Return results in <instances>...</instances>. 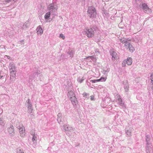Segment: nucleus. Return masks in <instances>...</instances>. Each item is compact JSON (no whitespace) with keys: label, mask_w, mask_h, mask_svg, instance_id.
<instances>
[{"label":"nucleus","mask_w":153,"mask_h":153,"mask_svg":"<svg viewBox=\"0 0 153 153\" xmlns=\"http://www.w3.org/2000/svg\"><path fill=\"white\" fill-rule=\"evenodd\" d=\"M87 14L88 16L91 18H94L96 16L97 13L95 8L92 6L88 8Z\"/></svg>","instance_id":"1"},{"label":"nucleus","mask_w":153,"mask_h":153,"mask_svg":"<svg viewBox=\"0 0 153 153\" xmlns=\"http://www.w3.org/2000/svg\"><path fill=\"white\" fill-rule=\"evenodd\" d=\"M94 33V29L91 28H86L82 31L83 34L87 36L89 38L93 36Z\"/></svg>","instance_id":"2"},{"label":"nucleus","mask_w":153,"mask_h":153,"mask_svg":"<svg viewBox=\"0 0 153 153\" xmlns=\"http://www.w3.org/2000/svg\"><path fill=\"white\" fill-rule=\"evenodd\" d=\"M58 8V7L56 3H52L48 5L47 10L51 13H53L57 10Z\"/></svg>","instance_id":"3"},{"label":"nucleus","mask_w":153,"mask_h":153,"mask_svg":"<svg viewBox=\"0 0 153 153\" xmlns=\"http://www.w3.org/2000/svg\"><path fill=\"white\" fill-rule=\"evenodd\" d=\"M18 128L20 136L22 137H24L25 136V128L23 125H21L19 126Z\"/></svg>","instance_id":"4"},{"label":"nucleus","mask_w":153,"mask_h":153,"mask_svg":"<svg viewBox=\"0 0 153 153\" xmlns=\"http://www.w3.org/2000/svg\"><path fill=\"white\" fill-rule=\"evenodd\" d=\"M124 46L126 48L128 49L129 51L131 52H133L135 50L134 47L129 42L126 43L125 44Z\"/></svg>","instance_id":"5"},{"label":"nucleus","mask_w":153,"mask_h":153,"mask_svg":"<svg viewBox=\"0 0 153 153\" xmlns=\"http://www.w3.org/2000/svg\"><path fill=\"white\" fill-rule=\"evenodd\" d=\"M143 9L145 12L147 13H149L151 12V10L148 7L147 4L145 3L142 4Z\"/></svg>","instance_id":"6"},{"label":"nucleus","mask_w":153,"mask_h":153,"mask_svg":"<svg viewBox=\"0 0 153 153\" xmlns=\"http://www.w3.org/2000/svg\"><path fill=\"white\" fill-rule=\"evenodd\" d=\"M64 129L65 131L70 132H73L74 131V129L68 125L65 124L63 126Z\"/></svg>","instance_id":"7"},{"label":"nucleus","mask_w":153,"mask_h":153,"mask_svg":"<svg viewBox=\"0 0 153 153\" xmlns=\"http://www.w3.org/2000/svg\"><path fill=\"white\" fill-rule=\"evenodd\" d=\"M8 131L10 136H13L14 135L15 132L14 129V127L13 125L10 126V127L8 128Z\"/></svg>","instance_id":"8"},{"label":"nucleus","mask_w":153,"mask_h":153,"mask_svg":"<svg viewBox=\"0 0 153 153\" xmlns=\"http://www.w3.org/2000/svg\"><path fill=\"white\" fill-rule=\"evenodd\" d=\"M70 100L71 102V103L73 106L75 107L76 106V104L78 103L77 99L75 97H73L71 98Z\"/></svg>","instance_id":"9"},{"label":"nucleus","mask_w":153,"mask_h":153,"mask_svg":"<svg viewBox=\"0 0 153 153\" xmlns=\"http://www.w3.org/2000/svg\"><path fill=\"white\" fill-rule=\"evenodd\" d=\"M36 30L37 31V33L38 35H41L43 33V30L40 26L38 27Z\"/></svg>","instance_id":"10"},{"label":"nucleus","mask_w":153,"mask_h":153,"mask_svg":"<svg viewBox=\"0 0 153 153\" xmlns=\"http://www.w3.org/2000/svg\"><path fill=\"white\" fill-rule=\"evenodd\" d=\"M118 97H119V98H118V99H117V102L120 105V107L121 108H123L125 107L124 104L122 100L120 98V97L119 95H118Z\"/></svg>","instance_id":"11"},{"label":"nucleus","mask_w":153,"mask_h":153,"mask_svg":"<svg viewBox=\"0 0 153 153\" xmlns=\"http://www.w3.org/2000/svg\"><path fill=\"white\" fill-rule=\"evenodd\" d=\"M123 84H124V88L126 92H128V91L129 85L126 80H125L123 82Z\"/></svg>","instance_id":"12"},{"label":"nucleus","mask_w":153,"mask_h":153,"mask_svg":"<svg viewBox=\"0 0 153 153\" xmlns=\"http://www.w3.org/2000/svg\"><path fill=\"white\" fill-rule=\"evenodd\" d=\"M152 146L149 144H147L146 147V152L147 153H150L152 151Z\"/></svg>","instance_id":"13"},{"label":"nucleus","mask_w":153,"mask_h":153,"mask_svg":"<svg viewBox=\"0 0 153 153\" xmlns=\"http://www.w3.org/2000/svg\"><path fill=\"white\" fill-rule=\"evenodd\" d=\"M37 140V135L36 134H34L33 135L32 140L33 142V146L35 147L36 145V141Z\"/></svg>","instance_id":"14"},{"label":"nucleus","mask_w":153,"mask_h":153,"mask_svg":"<svg viewBox=\"0 0 153 153\" xmlns=\"http://www.w3.org/2000/svg\"><path fill=\"white\" fill-rule=\"evenodd\" d=\"M30 25V22L28 21H27L22 26V28L24 30H26L27 28L29 27Z\"/></svg>","instance_id":"15"},{"label":"nucleus","mask_w":153,"mask_h":153,"mask_svg":"<svg viewBox=\"0 0 153 153\" xmlns=\"http://www.w3.org/2000/svg\"><path fill=\"white\" fill-rule=\"evenodd\" d=\"M111 55L112 56V59L113 60H114L116 59L118 57V55L117 53L113 51L111 53Z\"/></svg>","instance_id":"16"},{"label":"nucleus","mask_w":153,"mask_h":153,"mask_svg":"<svg viewBox=\"0 0 153 153\" xmlns=\"http://www.w3.org/2000/svg\"><path fill=\"white\" fill-rule=\"evenodd\" d=\"M87 60H89L90 61H91L92 60L93 61L95 62L96 61V58L94 56H89L86 58Z\"/></svg>","instance_id":"17"},{"label":"nucleus","mask_w":153,"mask_h":153,"mask_svg":"<svg viewBox=\"0 0 153 153\" xmlns=\"http://www.w3.org/2000/svg\"><path fill=\"white\" fill-rule=\"evenodd\" d=\"M87 60H89L90 61H91L92 60L93 61L95 62L96 61V58L94 56H89L86 58Z\"/></svg>","instance_id":"18"},{"label":"nucleus","mask_w":153,"mask_h":153,"mask_svg":"<svg viewBox=\"0 0 153 153\" xmlns=\"http://www.w3.org/2000/svg\"><path fill=\"white\" fill-rule=\"evenodd\" d=\"M87 60H89L90 61H91L92 60L93 61L95 62L96 61V58L94 56H89L86 58Z\"/></svg>","instance_id":"19"},{"label":"nucleus","mask_w":153,"mask_h":153,"mask_svg":"<svg viewBox=\"0 0 153 153\" xmlns=\"http://www.w3.org/2000/svg\"><path fill=\"white\" fill-rule=\"evenodd\" d=\"M119 40L120 42L123 43H125V44H126V43L129 42H128V41L129 40L128 39H126L125 38L120 39Z\"/></svg>","instance_id":"20"},{"label":"nucleus","mask_w":153,"mask_h":153,"mask_svg":"<svg viewBox=\"0 0 153 153\" xmlns=\"http://www.w3.org/2000/svg\"><path fill=\"white\" fill-rule=\"evenodd\" d=\"M68 95L70 99L73 97H75L74 92L72 91L68 92Z\"/></svg>","instance_id":"21"},{"label":"nucleus","mask_w":153,"mask_h":153,"mask_svg":"<svg viewBox=\"0 0 153 153\" xmlns=\"http://www.w3.org/2000/svg\"><path fill=\"white\" fill-rule=\"evenodd\" d=\"M9 68L10 69H13L16 68L15 64L13 62H10L9 66Z\"/></svg>","instance_id":"22"},{"label":"nucleus","mask_w":153,"mask_h":153,"mask_svg":"<svg viewBox=\"0 0 153 153\" xmlns=\"http://www.w3.org/2000/svg\"><path fill=\"white\" fill-rule=\"evenodd\" d=\"M126 64L128 65H130L132 63V59L130 57L128 58L127 60H126Z\"/></svg>","instance_id":"23"},{"label":"nucleus","mask_w":153,"mask_h":153,"mask_svg":"<svg viewBox=\"0 0 153 153\" xmlns=\"http://www.w3.org/2000/svg\"><path fill=\"white\" fill-rule=\"evenodd\" d=\"M51 12L49 11L46 13L45 15L44 18L45 19H48L50 17Z\"/></svg>","instance_id":"24"},{"label":"nucleus","mask_w":153,"mask_h":153,"mask_svg":"<svg viewBox=\"0 0 153 153\" xmlns=\"http://www.w3.org/2000/svg\"><path fill=\"white\" fill-rule=\"evenodd\" d=\"M26 102L27 108L32 106L31 102H30V100L29 99L27 100Z\"/></svg>","instance_id":"25"},{"label":"nucleus","mask_w":153,"mask_h":153,"mask_svg":"<svg viewBox=\"0 0 153 153\" xmlns=\"http://www.w3.org/2000/svg\"><path fill=\"white\" fill-rule=\"evenodd\" d=\"M85 79L83 77H79L77 79V81L80 83H81Z\"/></svg>","instance_id":"26"},{"label":"nucleus","mask_w":153,"mask_h":153,"mask_svg":"<svg viewBox=\"0 0 153 153\" xmlns=\"http://www.w3.org/2000/svg\"><path fill=\"white\" fill-rule=\"evenodd\" d=\"M83 97H85L87 98H89V94L87 93H83Z\"/></svg>","instance_id":"27"},{"label":"nucleus","mask_w":153,"mask_h":153,"mask_svg":"<svg viewBox=\"0 0 153 153\" xmlns=\"http://www.w3.org/2000/svg\"><path fill=\"white\" fill-rule=\"evenodd\" d=\"M28 108V110L27 111L28 113H31L32 112V111L33 110L32 106L31 107H30L27 108Z\"/></svg>","instance_id":"28"},{"label":"nucleus","mask_w":153,"mask_h":153,"mask_svg":"<svg viewBox=\"0 0 153 153\" xmlns=\"http://www.w3.org/2000/svg\"><path fill=\"white\" fill-rule=\"evenodd\" d=\"M126 132L127 135L129 137L131 136V131L127 130H126Z\"/></svg>","instance_id":"29"},{"label":"nucleus","mask_w":153,"mask_h":153,"mask_svg":"<svg viewBox=\"0 0 153 153\" xmlns=\"http://www.w3.org/2000/svg\"><path fill=\"white\" fill-rule=\"evenodd\" d=\"M106 78L101 77L100 79H98L99 80V82H105L106 80Z\"/></svg>","instance_id":"30"},{"label":"nucleus","mask_w":153,"mask_h":153,"mask_svg":"<svg viewBox=\"0 0 153 153\" xmlns=\"http://www.w3.org/2000/svg\"><path fill=\"white\" fill-rule=\"evenodd\" d=\"M4 124V121L1 118H0V125L3 126Z\"/></svg>","instance_id":"31"},{"label":"nucleus","mask_w":153,"mask_h":153,"mask_svg":"<svg viewBox=\"0 0 153 153\" xmlns=\"http://www.w3.org/2000/svg\"><path fill=\"white\" fill-rule=\"evenodd\" d=\"M68 53L70 55V57L73 56V51H69Z\"/></svg>","instance_id":"32"},{"label":"nucleus","mask_w":153,"mask_h":153,"mask_svg":"<svg viewBox=\"0 0 153 153\" xmlns=\"http://www.w3.org/2000/svg\"><path fill=\"white\" fill-rule=\"evenodd\" d=\"M16 72L10 73V76L13 77H15Z\"/></svg>","instance_id":"33"},{"label":"nucleus","mask_w":153,"mask_h":153,"mask_svg":"<svg viewBox=\"0 0 153 153\" xmlns=\"http://www.w3.org/2000/svg\"><path fill=\"white\" fill-rule=\"evenodd\" d=\"M90 82H92V83H95V82H99V80L98 79L92 80H90Z\"/></svg>","instance_id":"34"},{"label":"nucleus","mask_w":153,"mask_h":153,"mask_svg":"<svg viewBox=\"0 0 153 153\" xmlns=\"http://www.w3.org/2000/svg\"><path fill=\"white\" fill-rule=\"evenodd\" d=\"M59 37L62 38V39H65V36L62 33L60 34Z\"/></svg>","instance_id":"35"},{"label":"nucleus","mask_w":153,"mask_h":153,"mask_svg":"<svg viewBox=\"0 0 153 153\" xmlns=\"http://www.w3.org/2000/svg\"><path fill=\"white\" fill-rule=\"evenodd\" d=\"M126 60H125L124 61H123L122 64V66L123 67L125 66H126Z\"/></svg>","instance_id":"36"},{"label":"nucleus","mask_w":153,"mask_h":153,"mask_svg":"<svg viewBox=\"0 0 153 153\" xmlns=\"http://www.w3.org/2000/svg\"><path fill=\"white\" fill-rule=\"evenodd\" d=\"M10 73H13V72H16V68L14 69H10Z\"/></svg>","instance_id":"37"},{"label":"nucleus","mask_w":153,"mask_h":153,"mask_svg":"<svg viewBox=\"0 0 153 153\" xmlns=\"http://www.w3.org/2000/svg\"><path fill=\"white\" fill-rule=\"evenodd\" d=\"M150 79L151 80H153V73L151 74L150 76Z\"/></svg>","instance_id":"38"},{"label":"nucleus","mask_w":153,"mask_h":153,"mask_svg":"<svg viewBox=\"0 0 153 153\" xmlns=\"http://www.w3.org/2000/svg\"><path fill=\"white\" fill-rule=\"evenodd\" d=\"M11 0H5L4 1L3 3L5 4L6 3H9L11 1Z\"/></svg>","instance_id":"39"},{"label":"nucleus","mask_w":153,"mask_h":153,"mask_svg":"<svg viewBox=\"0 0 153 153\" xmlns=\"http://www.w3.org/2000/svg\"><path fill=\"white\" fill-rule=\"evenodd\" d=\"M94 97L93 95L91 96V100H94Z\"/></svg>","instance_id":"40"},{"label":"nucleus","mask_w":153,"mask_h":153,"mask_svg":"<svg viewBox=\"0 0 153 153\" xmlns=\"http://www.w3.org/2000/svg\"><path fill=\"white\" fill-rule=\"evenodd\" d=\"M95 52H96L95 53H96V55L98 56L99 54H100L99 52L98 51H97H97H96Z\"/></svg>","instance_id":"41"},{"label":"nucleus","mask_w":153,"mask_h":153,"mask_svg":"<svg viewBox=\"0 0 153 153\" xmlns=\"http://www.w3.org/2000/svg\"><path fill=\"white\" fill-rule=\"evenodd\" d=\"M150 85L151 86H153V80H151L150 82Z\"/></svg>","instance_id":"42"},{"label":"nucleus","mask_w":153,"mask_h":153,"mask_svg":"<svg viewBox=\"0 0 153 153\" xmlns=\"http://www.w3.org/2000/svg\"><path fill=\"white\" fill-rule=\"evenodd\" d=\"M57 120L59 123L60 121H61V119L60 117L58 118H57Z\"/></svg>","instance_id":"43"},{"label":"nucleus","mask_w":153,"mask_h":153,"mask_svg":"<svg viewBox=\"0 0 153 153\" xmlns=\"http://www.w3.org/2000/svg\"><path fill=\"white\" fill-rule=\"evenodd\" d=\"M5 56L7 57V59H10V56H8L6 55Z\"/></svg>","instance_id":"44"},{"label":"nucleus","mask_w":153,"mask_h":153,"mask_svg":"<svg viewBox=\"0 0 153 153\" xmlns=\"http://www.w3.org/2000/svg\"><path fill=\"white\" fill-rule=\"evenodd\" d=\"M151 88L153 90V86H151Z\"/></svg>","instance_id":"45"},{"label":"nucleus","mask_w":153,"mask_h":153,"mask_svg":"<svg viewBox=\"0 0 153 153\" xmlns=\"http://www.w3.org/2000/svg\"><path fill=\"white\" fill-rule=\"evenodd\" d=\"M17 1V0H13L15 2L16 1Z\"/></svg>","instance_id":"46"},{"label":"nucleus","mask_w":153,"mask_h":153,"mask_svg":"<svg viewBox=\"0 0 153 153\" xmlns=\"http://www.w3.org/2000/svg\"><path fill=\"white\" fill-rule=\"evenodd\" d=\"M2 76L0 75V79H1L2 77Z\"/></svg>","instance_id":"47"},{"label":"nucleus","mask_w":153,"mask_h":153,"mask_svg":"<svg viewBox=\"0 0 153 153\" xmlns=\"http://www.w3.org/2000/svg\"><path fill=\"white\" fill-rule=\"evenodd\" d=\"M146 141H147V139H146Z\"/></svg>","instance_id":"48"}]
</instances>
